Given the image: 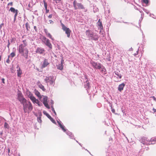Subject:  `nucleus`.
Wrapping results in <instances>:
<instances>
[{"label":"nucleus","instance_id":"f257e3e1","mask_svg":"<svg viewBox=\"0 0 156 156\" xmlns=\"http://www.w3.org/2000/svg\"><path fill=\"white\" fill-rule=\"evenodd\" d=\"M18 50L21 55L27 58L28 56L29 51L26 47L23 46V44H20L18 47Z\"/></svg>","mask_w":156,"mask_h":156},{"label":"nucleus","instance_id":"f03ea898","mask_svg":"<svg viewBox=\"0 0 156 156\" xmlns=\"http://www.w3.org/2000/svg\"><path fill=\"white\" fill-rule=\"evenodd\" d=\"M22 104L23 110L25 113L29 112L32 110L33 107L30 102L26 101Z\"/></svg>","mask_w":156,"mask_h":156},{"label":"nucleus","instance_id":"7ed1b4c3","mask_svg":"<svg viewBox=\"0 0 156 156\" xmlns=\"http://www.w3.org/2000/svg\"><path fill=\"white\" fill-rule=\"evenodd\" d=\"M86 35L89 37L91 38V39L97 41L99 38V37L96 34H94V33L90 30H86Z\"/></svg>","mask_w":156,"mask_h":156},{"label":"nucleus","instance_id":"20e7f679","mask_svg":"<svg viewBox=\"0 0 156 156\" xmlns=\"http://www.w3.org/2000/svg\"><path fill=\"white\" fill-rule=\"evenodd\" d=\"M73 5L74 9L76 10L79 9H83L85 7L83 4L81 3H77L76 0H74L73 3Z\"/></svg>","mask_w":156,"mask_h":156},{"label":"nucleus","instance_id":"39448f33","mask_svg":"<svg viewBox=\"0 0 156 156\" xmlns=\"http://www.w3.org/2000/svg\"><path fill=\"white\" fill-rule=\"evenodd\" d=\"M61 25L62 27V29L65 32V33L67 34V37L69 38L70 37V34L71 31L70 29L66 27L65 25L63 24L61 22Z\"/></svg>","mask_w":156,"mask_h":156},{"label":"nucleus","instance_id":"423d86ee","mask_svg":"<svg viewBox=\"0 0 156 156\" xmlns=\"http://www.w3.org/2000/svg\"><path fill=\"white\" fill-rule=\"evenodd\" d=\"M44 80L47 83H49L50 85H54L55 84V80L53 76L46 77Z\"/></svg>","mask_w":156,"mask_h":156},{"label":"nucleus","instance_id":"0eeeda50","mask_svg":"<svg viewBox=\"0 0 156 156\" xmlns=\"http://www.w3.org/2000/svg\"><path fill=\"white\" fill-rule=\"evenodd\" d=\"M43 41L44 42L45 45L48 46L50 48H52V46L50 42L49 39H47L45 37L43 36Z\"/></svg>","mask_w":156,"mask_h":156},{"label":"nucleus","instance_id":"6e6552de","mask_svg":"<svg viewBox=\"0 0 156 156\" xmlns=\"http://www.w3.org/2000/svg\"><path fill=\"white\" fill-rule=\"evenodd\" d=\"M92 66L96 69H101V64L99 63H97V62H95L94 61H92L90 62Z\"/></svg>","mask_w":156,"mask_h":156},{"label":"nucleus","instance_id":"1a4fd4ad","mask_svg":"<svg viewBox=\"0 0 156 156\" xmlns=\"http://www.w3.org/2000/svg\"><path fill=\"white\" fill-rule=\"evenodd\" d=\"M9 11L15 13L14 19V22L15 23L16 20V18L18 15V10L15 9L14 8L12 7L10 8Z\"/></svg>","mask_w":156,"mask_h":156},{"label":"nucleus","instance_id":"9d476101","mask_svg":"<svg viewBox=\"0 0 156 156\" xmlns=\"http://www.w3.org/2000/svg\"><path fill=\"white\" fill-rule=\"evenodd\" d=\"M18 99L22 104H23L27 101L23 97L21 94H18Z\"/></svg>","mask_w":156,"mask_h":156},{"label":"nucleus","instance_id":"9b49d317","mask_svg":"<svg viewBox=\"0 0 156 156\" xmlns=\"http://www.w3.org/2000/svg\"><path fill=\"white\" fill-rule=\"evenodd\" d=\"M29 97L33 103L36 104L39 103V100L36 99L32 94H29Z\"/></svg>","mask_w":156,"mask_h":156},{"label":"nucleus","instance_id":"f8f14e48","mask_svg":"<svg viewBox=\"0 0 156 156\" xmlns=\"http://www.w3.org/2000/svg\"><path fill=\"white\" fill-rule=\"evenodd\" d=\"M45 51V50L44 48L40 47H38L36 50V53H37L42 54L44 53Z\"/></svg>","mask_w":156,"mask_h":156},{"label":"nucleus","instance_id":"ddd939ff","mask_svg":"<svg viewBox=\"0 0 156 156\" xmlns=\"http://www.w3.org/2000/svg\"><path fill=\"white\" fill-rule=\"evenodd\" d=\"M64 61V60L62 58L61 60V64H59L57 66L58 69L60 70H62L63 69Z\"/></svg>","mask_w":156,"mask_h":156},{"label":"nucleus","instance_id":"4468645a","mask_svg":"<svg viewBox=\"0 0 156 156\" xmlns=\"http://www.w3.org/2000/svg\"><path fill=\"white\" fill-rule=\"evenodd\" d=\"M49 64V63L48 62V60L46 59H44L43 64L41 66L42 69L46 67Z\"/></svg>","mask_w":156,"mask_h":156},{"label":"nucleus","instance_id":"2eb2a0df","mask_svg":"<svg viewBox=\"0 0 156 156\" xmlns=\"http://www.w3.org/2000/svg\"><path fill=\"white\" fill-rule=\"evenodd\" d=\"M16 69H17L16 71L17 76L18 77H20L21 75L22 74V71L18 65L16 67Z\"/></svg>","mask_w":156,"mask_h":156},{"label":"nucleus","instance_id":"dca6fc26","mask_svg":"<svg viewBox=\"0 0 156 156\" xmlns=\"http://www.w3.org/2000/svg\"><path fill=\"white\" fill-rule=\"evenodd\" d=\"M125 84L124 83H122L121 84H119L118 87V90L120 92H121L122 90H123L124 87L125 86Z\"/></svg>","mask_w":156,"mask_h":156},{"label":"nucleus","instance_id":"f3484780","mask_svg":"<svg viewBox=\"0 0 156 156\" xmlns=\"http://www.w3.org/2000/svg\"><path fill=\"white\" fill-rule=\"evenodd\" d=\"M58 123V124L59 125V126L62 129V130L64 132H66V129L65 128V127L61 123L58 122V121L57 122Z\"/></svg>","mask_w":156,"mask_h":156},{"label":"nucleus","instance_id":"a211bd4d","mask_svg":"<svg viewBox=\"0 0 156 156\" xmlns=\"http://www.w3.org/2000/svg\"><path fill=\"white\" fill-rule=\"evenodd\" d=\"M35 94L39 98H42L41 96V95L40 93L37 90H35Z\"/></svg>","mask_w":156,"mask_h":156},{"label":"nucleus","instance_id":"6ab92c4d","mask_svg":"<svg viewBox=\"0 0 156 156\" xmlns=\"http://www.w3.org/2000/svg\"><path fill=\"white\" fill-rule=\"evenodd\" d=\"M99 34L102 35V37H104L105 35V33L103 30V28L102 29H100L99 31Z\"/></svg>","mask_w":156,"mask_h":156},{"label":"nucleus","instance_id":"aec40b11","mask_svg":"<svg viewBox=\"0 0 156 156\" xmlns=\"http://www.w3.org/2000/svg\"><path fill=\"white\" fill-rule=\"evenodd\" d=\"M97 25L99 27V29H101L103 28V27L102 24V22L97 23Z\"/></svg>","mask_w":156,"mask_h":156},{"label":"nucleus","instance_id":"412c9836","mask_svg":"<svg viewBox=\"0 0 156 156\" xmlns=\"http://www.w3.org/2000/svg\"><path fill=\"white\" fill-rule=\"evenodd\" d=\"M86 84L84 85L85 87L86 88H88L89 87L90 83L87 80L86 82Z\"/></svg>","mask_w":156,"mask_h":156},{"label":"nucleus","instance_id":"4be33fe9","mask_svg":"<svg viewBox=\"0 0 156 156\" xmlns=\"http://www.w3.org/2000/svg\"><path fill=\"white\" fill-rule=\"evenodd\" d=\"M39 87L43 91H44L45 90L44 87L42 84H40L38 85Z\"/></svg>","mask_w":156,"mask_h":156},{"label":"nucleus","instance_id":"5701e85b","mask_svg":"<svg viewBox=\"0 0 156 156\" xmlns=\"http://www.w3.org/2000/svg\"><path fill=\"white\" fill-rule=\"evenodd\" d=\"M115 74L118 76V77L120 79L121 78L122 75L120 73H119L118 72H115Z\"/></svg>","mask_w":156,"mask_h":156},{"label":"nucleus","instance_id":"b1692460","mask_svg":"<svg viewBox=\"0 0 156 156\" xmlns=\"http://www.w3.org/2000/svg\"><path fill=\"white\" fill-rule=\"evenodd\" d=\"M48 98L46 96H44L43 99V103L47 102Z\"/></svg>","mask_w":156,"mask_h":156},{"label":"nucleus","instance_id":"393cba45","mask_svg":"<svg viewBox=\"0 0 156 156\" xmlns=\"http://www.w3.org/2000/svg\"><path fill=\"white\" fill-rule=\"evenodd\" d=\"M27 30H28L30 27L28 23H27L25 24Z\"/></svg>","mask_w":156,"mask_h":156},{"label":"nucleus","instance_id":"a878e982","mask_svg":"<svg viewBox=\"0 0 156 156\" xmlns=\"http://www.w3.org/2000/svg\"><path fill=\"white\" fill-rule=\"evenodd\" d=\"M23 43V46L26 47L27 45V41L26 40H23L22 41Z\"/></svg>","mask_w":156,"mask_h":156},{"label":"nucleus","instance_id":"bb28decb","mask_svg":"<svg viewBox=\"0 0 156 156\" xmlns=\"http://www.w3.org/2000/svg\"><path fill=\"white\" fill-rule=\"evenodd\" d=\"M4 127L5 128L9 129V126L8 124L6 122H5L4 125Z\"/></svg>","mask_w":156,"mask_h":156},{"label":"nucleus","instance_id":"cd10ccee","mask_svg":"<svg viewBox=\"0 0 156 156\" xmlns=\"http://www.w3.org/2000/svg\"><path fill=\"white\" fill-rule=\"evenodd\" d=\"M101 71L102 72H105L106 71V69L105 68L101 65Z\"/></svg>","mask_w":156,"mask_h":156},{"label":"nucleus","instance_id":"c85d7f7f","mask_svg":"<svg viewBox=\"0 0 156 156\" xmlns=\"http://www.w3.org/2000/svg\"><path fill=\"white\" fill-rule=\"evenodd\" d=\"M44 106L47 108H48V109H49L50 108V107H49V105H48L47 102H46V103H43Z\"/></svg>","mask_w":156,"mask_h":156},{"label":"nucleus","instance_id":"c756f323","mask_svg":"<svg viewBox=\"0 0 156 156\" xmlns=\"http://www.w3.org/2000/svg\"><path fill=\"white\" fill-rule=\"evenodd\" d=\"M16 55V54L15 53V52H12V53H11L10 54V55H9L10 56V57L11 56L12 58H13V57H14V56H15Z\"/></svg>","mask_w":156,"mask_h":156},{"label":"nucleus","instance_id":"7c9ffc66","mask_svg":"<svg viewBox=\"0 0 156 156\" xmlns=\"http://www.w3.org/2000/svg\"><path fill=\"white\" fill-rule=\"evenodd\" d=\"M44 7L45 8V9H47V3L46 2L45 0H44L43 1Z\"/></svg>","mask_w":156,"mask_h":156},{"label":"nucleus","instance_id":"2f4dec72","mask_svg":"<svg viewBox=\"0 0 156 156\" xmlns=\"http://www.w3.org/2000/svg\"><path fill=\"white\" fill-rule=\"evenodd\" d=\"M48 37L51 39L52 40H53V38L52 37V36L49 33H48L47 34V35H46Z\"/></svg>","mask_w":156,"mask_h":156},{"label":"nucleus","instance_id":"473e14b6","mask_svg":"<svg viewBox=\"0 0 156 156\" xmlns=\"http://www.w3.org/2000/svg\"><path fill=\"white\" fill-rule=\"evenodd\" d=\"M143 2L144 3H145L146 4H147L148 3V0H143Z\"/></svg>","mask_w":156,"mask_h":156},{"label":"nucleus","instance_id":"72a5a7b5","mask_svg":"<svg viewBox=\"0 0 156 156\" xmlns=\"http://www.w3.org/2000/svg\"><path fill=\"white\" fill-rule=\"evenodd\" d=\"M9 58H10V56L9 55L8 56V58L6 61V62H7L8 63H9L10 62Z\"/></svg>","mask_w":156,"mask_h":156},{"label":"nucleus","instance_id":"f704fd0d","mask_svg":"<svg viewBox=\"0 0 156 156\" xmlns=\"http://www.w3.org/2000/svg\"><path fill=\"white\" fill-rule=\"evenodd\" d=\"M51 110H52V111L54 112V113H55V115H56V112H55V110L54 109V108H53V107H51Z\"/></svg>","mask_w":156,"mask_h":156},{"label":"nucleus","instance_id":"c9c22d12","mask_svg":"<svg viewBox=\"0 0 156 156\" xmlns=\"http://www.w3.org/2000/svg\"><path fill=\"white\" fill-rule=\"evenodd\" d=\"M37 120H38V122H41L42 120L41 119V117H38L37 118Z\"/></svg>","mask_w":156,"mask_h":156},{"label":"nucleus","instance_id":"e433bc0d","mask_svg":"<svg viewBox=\"0 0 156 156\" xmlns=\"http://www.w3.org/2000/svg\"><path fill=\"white\" fill-rule=\"evenodd\" d=\"M44 32L45 33V34L46 35L47 34H48L49 33H48V30L47 29H45L44 30Z\"/></svg>","mask_w":156,"mask_h":156},{"label":"nucleus","instance_id":"4c0bfd02","mask_svg":"<svg viewBox=\"0 0 156 156\" xmlns=\"http://www.w3.org/2000/svg\"><path fill=\"white\" fill-rule=\"evenodd\" d=\"M43 113L46 116L48 115V114L46 111H44L43 112Z\"/></svg>","mask_w":156,"mask_h":156},{"label":"nucleus","instance_id":"58836bf2","mask_svg":"<svg viewBox=\"0 0 156 156\" xmlns=\"http://www.w3.org/2000/svg\"><path fill=\"white\" fill-rule=\"evenodd\" d=\"M11 5L12 6L13 5V3L12 2H10L8 3V5Z\"/></svg>","mask_w":156,"mask_h":156},{"label":"nucleus","instance_id":"ea45409f","mask_svg":"<svg viewBox=\"0 0 156 156\" xmlns=\"http://www.w3.org/2000/svg\"><path fill=\"white\" fill-rule=\"evenodd\" d=\"M51 121L54 123H55V121L52 118L50 119Z\"/></svg>","mask_w":156,"mask_h":156},{"label":"nucleus","instance_id":"a19ab883","mask_svg":"<svg viewBox=\"0 0 156 156\" xmlns=\"http://www.w3.org/2000/svg\"><path fill=\"white\" fill-rule=\"evenodd\" d=\"M49 22L50 24H53V22L51 20H50L49 21Z\"/></svg>","mask_w":156,"mask_h":156},{"label":"nucleus","instance_id":"79ce46f5","mask_svg":"<svg viewBox=\"0 0 156 156\" xmlns=\"http://www.w3.org/2000/svg\"><path fill=\"white\" fill-rule=\"evenodd\" d=\"M47 116L50 119H52V117H51V116L49 115V114Z\"/></svg>","mask_w":156,"mask_h":156},{"label":"nucleus","instance_id":"37998d69","mask_svg":"<svg viewBox=\"0 0 156 156\" xmlns=\"http://www.w3.org/2000/svg\"><path fill=\"white\" fill-rule=\"evenodd\" d=\"M61 0H55V2L56 3H59Z\"/></svg>","mask_w":156,"mask_h":156},{"label":"nucleus","instance_id":"c03bdc74","mask_svg":"<svg viewBox=\"0 0 156 156\" xmlns=\"http://www.w3.org/2000/svg\"><path fill=\"white\" fill-rule=\"evenodd\" d=\"M2 82L4 84L5 83V79L4 78H3L2 79Z\"/></svg>","mask_w":156,"mask_h":156},{"label":"nucleus","instance_id":"a18cd8bd","mask_svg":"<svg viewBox=\"0 0 156 156\" xmlns=\"http://www.w3.org/2000/svg\"><path fill=\"white\" fill-rule=\"evenodd\" d=\"M10 44V42H9V40H8V46H7L8 47V48H9V46Z\"/></svg>","mask_w":156,"mask_h":156},{"label":"nucleus","instance_id":"49530a36","mask_svg":"<svg viewBox=\"0 0 156 156\" xmlns=\"http://www.w3.org/2000/svg\"><path fill=\"white\" fill-rule=\"evenodd\" d=\"M52 14H50L48 16V17L49 18H52Z\"/></svg>","mask_w":156,"mask_h":156},{"label":"nucleus","instance_id":"de8ad7c7","mask_svg":"<svg viewBox=\"0 0 156 156\" xmlns=\"http://www.w3.org/2000/svg\"><path fill=\"white\" fill-rule=\"evenodd\" d=\"M10 150L9 148H8V155H9V153L10 152Z\"/></svg>","mask_w":156,"mask_h":156},{"label":"nucleus","instance_id":"09e8293b","mask_svg":"<svg viewBox=\"0 0 156 156\" xmlns=\"http://www.w3.org/2000/svg\"><path fill=\"white\" fill-rule=\"evenodd\" d=\"M46 10V13H48V12L49 11V10H48L47 9H45Z\"/></svg>","mask_w":156,"mask_h":156},{"label":"nucleus","instance_id":"8fccbe9b","mask_svg":"<svg viewBox=\"0 0 156 156\" xmlns=\"http://www.w3.org/2000/svg\"><path fill=\"white\" fill-rule=\"evenodd\" d=\"M153 110L154 111V112H156V109H155L154 108H153Z\"/></svg>","mask_w":156,"mask_h":156},{"label":"nucleus","instance_id":"3c124183","mask_svg":"<svg viewBox=\"0 0 156 156\" xmlns=\"http://www.w3.org/2000/svg\"><path fill=\"white\" fill-rule=\"evenodd\" d=\"M141 142H144V141H145V139H141Z\"/></svg>","mask_w":156,"mask_h":156},{"label":"nucleus","instance_id":"603ef678","mask_svg":"<svg viewBox=\"0 0 156 156\" xmlns=\"http://www.w3.org/2000/svg\"><path fill=\"white\" fill-rule=\"evenodd\" d=\"M34 29L36 31H37V28L36 26L34 27Z\"/></svg>","mask_w":156,"mask_h":156},{"label":"nucleus","instance_id":"864d4df0","mask_svg":"<svg viewBox=\"0 0 156 156\" xmlns=\"http://www.w3.org/2000/svg\"><path fill=\"white\" fill-rule=\"evenodd\" d=\"M101 20L100 19H99L98 21V22L97 23H101Z\"/></svg>","mask_w":156,"mask_h":156},{"label":"nucleus","instance_id":"5fc2aeb1","mask_svg":"<svg viewBox=\"0 0 156 156\" xmlns=\"http://www.w3.org/2000/svg\"><path fill=\"white\" fill-rule=\"evenodd\" d=\"M138 54V51H137L136 52V53L134 54V55H137Z\"/></svg>","mask_w":156,"mask_h":156},{"label":"nucleus","instance_id":"6e6d98bb","mask_svg":"<svg viewBox=\"0 0 156 156\" xmlns=\"http://www.w3.org/2000/svg\"><path fill=\"white\" fill-rule=\"evenodd\" d=\"M39 106H41V105L40 104V102H39V103L38 104H37Z\"/></svg>","mask_w":156,"mask_h":156},{"label":"nucleus","instance_id":"4d7b16f0","mask_svg":"<svg viewBox=\"0 0 156 156\" xmlns=\"http://www.w3.org/2000/svg\"><path fill=\"white\" fill-rule=\"evenodd\" d=\"M112 112H113V111H114V110H112Z\"/></svg>","mask_w":156,"mask_h":156},{"label":"nucleus","instance_id":"13d9d810","mask_svg":"<svg viewBox=\"0 0 156 156\" xmlns=\"http://www.w3.org/2000/svg\"><path fill=\"white\" fill-rule=\"evenodd\" d=\"M112 112H113V111H114V110H112Z\"/></svg>","mask_w":156,"mask_h":156},{"label":"nucleus","instance_id":"bf43d9fd","mask_svg":"<svg viewBox=\"0 0 156 156\" xmlns=\"http://www.w3.org/2000/svg\"><path fill=\"white\" fill-rule=\"evenodd\" d=\"M112 112H113V111H114V110H112Z\"/></svg>","mask_w":156,"mask_h":156},{"label":"nucleus","instance_id":"052dcab7","mask_svg":"<svg viewBox=\"0 0 156 156\" xmlns=\"http://www.w3.org/2000/svg\"><path fill=\"white\" fill-rule=\"evenodd\" d=\"M155 98L154 97H153V98Z\"/></svg>","mask_w":156,"mask_h":156},{"label":"nucleus","instance_id":"680f3d73","mask_svg":"<svg viewBox=\"0 0 156 156\" xmlns=\"http://www.w3.org/2000/svg\"><path fill=\"white\" fill-rule=\"evenodd\" d=\"M155 98L154 97H153V98Z\"/></svg>","mask_w":156,"mask_h":156},{"label":"nucleus","instance_id":"e2e57ef3","mask_svg":"<svg viewBox=\"0 0 156 156\" xmlns=\"http://www.w3.org/2000/svg\"><path fill=\"white\" fill-rule=\"evenodd\" d=\"M3 0H1L2 1Z\"/></svg>","mask_w":156,"mask_h":156}]
</instances>
